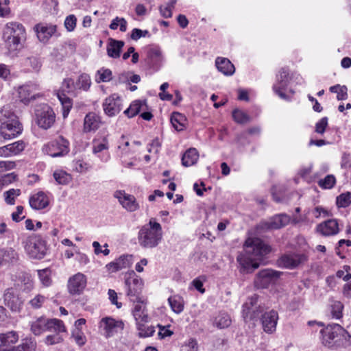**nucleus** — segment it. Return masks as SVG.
<instances>
[{
	"label": "nucleus",
	"mask_w": 351,
	"mask_h": 351,
	"mask_svg": "<svg viewBox=\"0 0 351 351\" xmlns=\"http://www.w3.org/2000/svg\"><path fill=\"white\" fill-rule=\"evenodd\" d=\"M52 330H53L56 333L53 335H47L44 339L45 343L48 346H52L62 343L64 340L62 333L66 332V330L65 331H58L56 329H52Z\"/></svg>",
	"instance_id": "40"
},
{
	"label": "nucleus",
	"mask_w": 351,
	"mask_h": 351,
	"mask_svg": "<svg viewBox=\"0 0 351 351\" xmlns=\"http://www.w3.org/2000/svg\"><path fill=\"white\" fill-rule=\"evenodd\" d=\"M3 301L5 305L12 312L19 313L23 308V301L17 293L16 288L10 287L5 290Z\"/></svg>",
	"instance_id": "12"
},
{
	"label": "nucleus",
	"mask_w": 351,
	"mask_h": 351,
	"mask_svg": "<svg viewBox=\"0 0 351 351\" xmlns=\"http://www.w3.org/2000/svg\"><path fill=\"white\" fill-rule=\"evenodd\" d=\"M198 158L197 150L195 148H190L184 154L182 158V163L185 167H189L196 163Z\"/></svg>",
	"instance_id": "37"
},
{
	"label": "nucleus",
	"mask_w": 351,
	"mask_h": 351,
	"mask_svg": "<svg viewBox=\"0 0 351 351\" xmlns=\"http://www.w3.org/2000/svg\"><path fill=\"white\" fill-rule=\"evenodd\" d=\"M150 34L148 30H142L138 28H134L131 32L130 37L134 40H138L142 37H149Z\"/></svg>",
	"instance_id": "62"
},
{
	"label": "nucleus",
	"mask_w": 351,
	"mask_h": 351,
	"mask_svg": "<svg viewBox=\"0 0 351 351\" xmlns=\"http://www.w3.org/2000/svg\"><path fill=\"white\" fill-rule=\"evenodd\" d=\"M25 145L23 141H18L13 143L0 147L1 157H11L18 155L25 149Z\"/></svg>",
	"instance_id": "27"
},
{
	"label": "nucleus",
	"mask_w": 351,
	"mask_h": 351,
	"mask_svg": "<svg viewBox=\"0 0 351 351\" xmlns=\"http://www.w3.org/2000/svg\"><path fill=\"white\" fill-rule=\"evenodd\" d=\"M53 176L55 180L59 184H67L71 179V176L62 170L55 171Z\"/></svg>",
	"instance_id": "47"
},
{
	"label": "nucleus",
	"mask_w": 351,
	"mask_h": 351,
	"mask_svg": "<svg viewBox=\"0 0 351 351\" xmlns=\"http://www.w3.org/2000/svg\"><path fill=\"white\" fill-rule=\"evenodd\" d=\"M86 283V276L84 274L78 272L69 278L68 291L72 295H80L85 289Z\"/></svg>",
	"instance_id": "16"
},
{
	"label": "nucleus",
	"mask_w": 351,
	"mask_h": 351,
	"mask_svg": "<svg viewBox=\"0 0 351 351\" xmlns=\"http://www.w3.org/2000/svg\"><path fill=\"white\" fill-rule=\"evenodd\" d=\"M35 115L37 125L44 130L50 128L56 120L53 109L47 104L38 106L35 111Z\"/></svg>",
	"instance_id": "10"
},
{
	"label": "nucleus",
	"mask_w": 351,
	"mask_h": 351,
	"mask_svg": "<svg viewBox=\"0 0 351 351\" xmlns=\"http://www.w3.org/2000/svg\"><path fill=\"white\" fill-rule=\"evenodd\" d=\"M141 145L140 141H134L132 145L130 144L128 141H124V136L121 137V141L119 142V145L118 146V150L119 152V156L120 157L128 156L129 154L132 153L136 152V147H138Z\"/></svg>",
	"instance_id": "31"
},
{
	"label": "nucleus",
	"mask_w": 351,
	"mask_h": 351,
	"mask_svg": "<svg viewBox=\"0 0 351 351\" xmlns=\"http://www.w3.org/2000/svg\"><path fill=\"white\" fill-rule=\"evenodd\" d=\"M147 108L145 101L135 100L131 103L130 106L124 111V114L129 118L134 117L141 111Z\"/></svg>",
	"instance_id": "34"
},
{
	"label": "nucleus",
	"mask_w": 351,
	"mask_h": 351,
	"mask_svg": "<svg viewBox=\"0 0 351 351\" xmlns=\"http://www.w3.org/2000/svg\"><path fill=\"white\" fill-rule=\"evenodd\" d=\"M119 26L121 32H125L127 30V21L124 18L117 16L112 21L110 28L114 30L117 29Z\"/></svg>",
	"instance_id": "53"
},
{
	"label": "nucleus",
	"mask_w": 351,
	"mask_h": 351,
	"mask_svg": "<svg viewBox=\"0 0 351 351\" xmlns=\"http://www.w3.org/2000/svg\"><path fill=\"white\" fill-rule=\"evenodd\" d=\"M25 253L33 259L43 258L47 251V243L41 236L33 234L27 237L23 242Z\"/></svg>",
	"instance_id": "5"
},
{
	"label": "nucleus",
	"mask_w": 351,
	"mask_h": 351,
	"mask_svg": "<svg viewBox=\"0 0 351 351\" xmlns=\"http://www.w3.org/2000/svg\"><path fill=\"white\" fill-rule=\"evenodd\" d=\"M215 64L218 71L225 75H232L235 71L234 65L228 58L219 57L215 60Z\"/></svg>",
	"instance_id": "33"
},
{
	"label": "nucleus",
	"mask_w": 351,
	"mask_h": 351,
	"mask_svg": "<svg viewBox=\"0 0 351 351\" xmlns=\"http://www.w3.org/2000/svg\"><path fill=\"white\" fill-rule=\"evenodd\" d=\"M136 327L138 331V335L140 337L145 338L151 337L155 332L154 327L147 326L146 323H140Z\"/></svg>",
	"instance_id": "44"
},
{
	"label": "nucleus",
	"mask_w": 351,
	"mask_h": 351,
	"mask_svg": "<svg viewBox=\"0 0 351 351\" xmlns=\"http://www.w3.org/2000/svg\"><path fill=\"white\" fill-rule=\"evenodd\" d=\"M171 123L177 131H182L185 128L186 119L181 113L173 112L171 116Z\"/></svg>",
	"instance_id": "38"
},
{
	"label": "nucleus",
	"mask_w": 351,
	"mask_h": 351,
	"mask_svg": "<svg viewBox=\"0 0 351 351\" xmlns=\"http://www.w3.org/2000/svg\"><path fill=\"white\" fill-rule=\"evenodd\" d=\"M37 272L40 282L43 287H47L52 284L51 271L50 269H39Z\"/></svg>",
	"instance_id": "41"
},
{
	"label": "nucleus",
	"mask_w": 351,
	"mask_h": 351,
	"mask_svg": "<svg viewBox=\"0 0 351 351\" xmlns=\"http://www.w3.org/2000/svg\"><path fill=\"white\" fill-rule=\"evenodd\" d=\"M104 111L108 117H114L123 108L122 99L117 94H112L106 97L103 102Z\"/></svg>",
	"instance_id": "13"
},
{
	"label": "nucleus",
	"mask_w": 351,
	"mask_h": 351,
	"mask_svg": "<svg viewBox=\"0 0 351 351\" xmlns=\"http://www.w3.org/2000/svg\"><path fill=\"white\" fill-rule=\"evenodd\" d=\"M328 118L323 117L320 120H319L315 124V131L316 133L319 134H323L326 131V128H327L328 123Z\"/></svg>",
	"instance_id": "61"
},
{
	"label": "nucleus",
	"mask_w": 351,
	"mask_h": 351,
	"mask_svg": "<svg viewBox=\"0 0 351 351\" xmlns=\"http://www.w3.org/2000/svg\"><path fill=\"white\" fill-rule=\"evenodd\" d=\"M119 80L121 82H126L130 81L133 83H138L141 80V77L138 75L132 74L130 73H124L119 75Z\"/></svg>",
	"instance_id": "59"
},
{
	"label": "nucleus",
	"mask_w": 351,
	"mask_h": 351,
	"mask_svg": "<svg viewBox=\"0 0 351 351\" xmlns=\"http://www.w3.org/2000/svg\"><path fill=\"white\" fill-rule=\"evenodd\" d=\"M23 131V125L18 117L8 108L0 110V135L5 140L18 136Z\"/></svg>",
	"instance_id": "3"
},
{
	"label": "nucleus",
	"mask_w": 351,
	"mask_h": 351,
	"mask_svg": "<svg viewBox=\"0 0 351 351\" xmlns=\"http://www.w3.org/2000/svg\"><path fill=\"white\" fill-rule=\"evenodd\" d=\"M131 256L128 255H121L113 261L108 263L105 268L108 273L112 274L119 271L123 269L130 267L131 264Z\"/></svg>",
	"instance_id": "26"
},
{
	"label": "nucleus",
	"mask_w": 351,
	"mask_h": 351,
	"mask_svg": "<svg viewBox=\"0 0 351 351\" xmlns=\"http://www.w3.org/2000/svg\"><path fill=\"white\" fill-rule=\"evenodd\" d=\"M278 319V313L274 310L265 313L262 316V325L264 331L272 333L276 330Z\"/></svg>",
	"instance_id": "25"
},
{
	"label": "nucleus",
	"mask_w": 351,
	"mask_h": 351,
	"mask_svg": "<svg viewBox=\"0 0 351 351\" xmlns=\"http://www.w3.org/2000/svg\"><path fill=\"white\" fill-rule=\"evenodd\" d=\"M101 124L99 115L95 112H90L86 114L84 119L83 132L84 133L95 132Z\"/></svg>",
	"instance_id": "22"
},
{
	"label": "nucleus",
	"mask_w": 351,
	"mask_h": 351,
	"mask_svg": "<svg viewBox=\"0 0 351 351\" xmlns=\"http://www.w3.org/2000/svg\"><path fill=\"white\" fill-rule=\"evenodd\" d=\"M258 296L257 295H254L249 298L247 301L243 304V313L245 317H248L251 312L254 311L258 302Z\"/></svg>",
	"instance_id": "43"
},
{
	"label": "nucleus",
	"mask_w": 351,
	"mask_h": 351,
	"mask_svg": "<svg viewBox=\"0 0 351 351\" xmlns=\"http://www.w3.org/2000/svg\"><path fill=\"white\" fill-rule=\"evenodd\" d=\"M90 79L88 75L82 74L79 76L77 82H76L77 88L88 90L90 86Z\"/></svg>",
	"instance_id": "55"
},
{
	"label": "nucleus",
	"mask_w": 351,
	"mask_h": 351,
	"mask_svg": "<svg viewBox=\"0 0 351 351\" xmlns=\"http://www.w3.org/2000/svg\"><path fill=\"white\" fill-rule=\"evenodd\" d=\"M291 221V217L286 214H279L270 218L268 221L263 223V226L267 229H279Z\"/></svg>",
	"instance_id": "28"
},
{
	"label": "nucleus",
	"mask_w": 351,
	"mask_h": 351,
	"mask_svg": "<svg viewBox=\"0 0 351 351\" xmlns=\"http://www.w3.org/2000/svg\"><path fill=\"white\" fill-rule=\"evenodd\" d=\"M113 196L118 199L123 208L129 212H134L139 208V204L134 196L126 193L125 191H116Z\"/></svg>",
	"instance_id": "17"
},
{
	"label": "nucleus",
	"mask_w": 351,
	"mask_h": 351,
	"mask_svg": "<svg viewBox=\"0 0 351 351\" xmlns=\"http://www.w3.org/2000/svg\"><path fill=\"white\" fill-rule=\"evenodd\" d=\"M58 97L62 103L63 107V117L65 118L72 107L71 101L69 97H65L64 95L58 94Z\"/></svg>",
	"instance_id": "56"
},
{
	"label": "nucleus",
	"mask_w": 351,
	"mask_h": 351,
	"mask_svg": "<svg viewBox=\"0 0 351 351\" xmlns=\"http://www.w3.org/2000/svg\"><path fill=\"white\" fill-rule=\"evenodd\" d=\"M30 330L36 336H39L46 331L56 329L58 331H65L66 327L63 322L58 319H48L41 316L34 319L29 322Z\"/></svg>",
	"instance_id": "6"
},
{
	"label": "nucleus",
	"mask_w": 351,
	"mask_h": 351,
	"mask_svg": "<svg viewBox=\"0 0 351 351\" xmlns=\"http://www.w3.org/2000/svg\"><path fill=\"white\" fill-rule=\"evenodd\" d=\"M19 260V255L15 249L11 247L0 248V267L15 265Z\"/></svg>",
	"instance_id": "20"
},
{
	"label": "nucleus",
	"mask_w": 351,
	"mask_h": 351,
	"mask_svg": "<svg viewBox=\"0 0 351 351\" xmlns=\"http://www.w3.org/2000/svg\"><path fill=\"white\" fill-rule=\"evenodd\" d=\"M56 29V25L45 23H39L34 27L38 40L44 43H47L49 38L55 34Z\"/></svg>",
	"instance_id": "23"
},
{
	"label": "nucleus",
	"mask_w": 351,
	"mask_h": 351,
	"mask_svg": "<svg viewBox=\"0 0 351 351\" xmlns=\"http://www.w3.org/2000/svg\"><path fill=\"white\" fill-rule=\"evenodd\" d=\"M127 295L133 302L141 300L140 294L141 293L143 282L134 271H131L126 274L125 280Z\"/></svg>",
	"instance_id": "9"
},
{
	"label": "nucleus",
	"mask_w": 351,
	"mask_h": 351,
	"mask_svg": "<svg viewBox=\"0 0 351 351\" xmlns=\"http://www.w3.org/2000/svg\"><path fill=\"white\" fill-rule=\"evenodd\" d=\"M168 303L171 310L176 314H180L184 308V300L179 295H173L168 298Z\"/></svg>",
	"instance_id": "35"
},
{
	"label": "nucleus",
	"mask_w": 351,
	"mask_h": 351,
	"mask_svg": "<svg viewBox=\"0 0 351 351\" xmlns=\"http://www.w3.org/2000/svg\"><path fill=\"white\" fill-rule=\"evenodd\" d=\"M232 320L230 315L226 313H219L215 318V325L219 328L228 327L231 324Z\"/></svg>",
	"instance_id": "42"
},
{
	"label": "nucleus",
	"mask_w": 351,
	"mask_h": 351,
	"mask_svg": "<svg viewBox=\"0 0 351 351\" xmlns=\"http://www.w3.org/2000/svg\"><path fill=\"white\" fill-rule=\"evenodd\" d=\"M112 79V71L108 69L102 68L97 71L95 76V81L97 83L107 82Z\"/></svg>",
	"instance_id": "46"
},
{
	"label": "nucleus",
	"mask_w": 351,
	"mask_h": 351,
	"mask_svg": "<svg viewBox=\"0 0 351 351\" xmlns=\"http://www.w3.org/2000/svg\"><path fill=\"white\" fill-rule=\"evenodd\" d=\"M135 302L136 304L133 308L132 315L135 319L136 326L140 323H147L149 322V316L143 301L140 300Z\"/></svg>",
	"instance_id": "29"
},
{
	"label": "nucleus",
	"mask_w": 351,
	"mask_h": 351,
	"mask_svg": "<svg viewBox=\"0 0 351 351\" xmlns=\"http://www.w3.org/2000/svg\"><path fill=\"white\" fill-rule=\"evenodd\" d=\"M123 326L121 321H117L111 317H104L99 323V328L106 337L112 336L119 330H122Z\"/></svg>",
	"instance_id": "18"
},
{
	"label": "nucleus",
	"mask_w": 351,
	"mask_h": 351,
	"mask_svg": "<svg viewBox=\"0 0 351 351\" xmlns=\"http://www.w3.org/2000/svg\"><path fill=\"white\" fill-rule=\"evenodd\" d=\"M36 348V342L32 339H25L20 345L13 346L8 351H34Z\"/></svg>",
	"instance_id": "39"
},
{
	"label": "nucleus",
	"mask_w": 351,
	"mask_h": 351,
	"mask_svg": "<svg viewBox=\"0 0 351 351\" xmlns=\"http://www.w3.org/2000/svg\"><path fill=\"white\" fill-rule=\"evenodd\" d=\"M69 150V142L62 136L45 144L42 148L44 154L53 158L64 156Z\"/></svg>",
	"instance_id": "8"
},
{
	"label": "nucleus",
	"mask_w": 351,
	"mask_h": 351,
	"mask_svg": "<svg viewBox=\"0 0 351 351\" xmlns=\"http://www.w3.org/2000/svg\"><path fill=\"white\" fill-rule=\"evenodd\" d=\"M270 252V247L260 239L249 238L245 243V250L237 256V261L243 271L252 272L260 265L265 255Z\"/></svg>",
	"instance_id": "1"
},
{
	"label": "nucleus",
	"mask_w": 351,
	"mask_h": 351,
	"mask_svg": "<svg viewBox=\"0 0 351 351\" xmlns=\"http://www.w3.org/2000/svg\"><path fill=\"white\" fill-rule=\"evenodd\" d=\"M161 225L151 218L148 223L143 226L138 232V241L141 247L152 249L157 247L162 239Z\"/></svg>",
	"instance_id": "2"
},
{
	"label": "nucleus",
	"mask_w": 351,
	"mask_h": 351,
	"mask_svg": "<svg viewBox=\"0 0 351 351\" xmlns=\"http://www.w3.org/2000/svg\"><path fill=\"white\" fill-rule=\"evenodd\" d=\"M21 194L20 189H12L3 193L4 199L8 204L13 205L15 203V198Z\"/></svg>",
	"instance_id": "51"
},
{
	"label": "nucleus",
	"mask_w": 351,
	"mask_h": 351,
	"mask_svg": "<svg viewBox=\"0 0 351 351\" xmlns=\"http://www.w3.org/2000/svg\"><path fill=\"white\" fill-rule=\"evenodd\" d=\"M38 86L36 84H28L19 87L17 90L18 97L22 103L28 104L32 100L36 99L38 90Z\"/></svg>",
	"instance_id": "21"
},
{
	"label": "nucleus",
	"mask_w": 351,
	"mask_h": 351,
	"mask_svg": "<svg viewBox=\"0 0 351 351\" xmlns=\"http://www.w3.org/2000/svg\"><path fill=\"white\" fill-rule=\"evenodd\" d=\"M12 280L16 288L23 291L29 292L34 287V282L32 275L26 271H20L12 276Z\"/></svg>",
	"instance_id": "14"
},
{
	"label": "nucleus",
	"mask_w": 351,
	"mask_h": 351,
	"mask_svg": "<svg viewBox=\"0 0 351 351\" xmlns=\"http://www.w3.org/2000/svg\"><path fill=\"white\" fill-rule=\"evenodd\" d=\"M123 45L124 43L123 41L110 39L107 46L108 55L113 58H119Z\"/></svg>",
	"instance_id": "36"
},
{
	"label": "nucleus",
	"mask_w": 351,
	"mask_h": 351,
	"mask_svg": "<svg viewBox=\"0 0 351 351\" xmlns=\"http://www.w3.org/2000/svg\"><path fill=\"white\" fill-rule=\"evenodd\" d=\"M72 338L79 346H83L86 343V337L80 328H75L72 331Z\"/></svg>",
	"instance_id": "52"
},
{
	"label": "nucleus",
	"mask_w": 351,
	"mask_h": 351,
	"mask_svg": "<svg viewBox=\"0 0 351 351\" xmlns=\"http://www.w3.org/2000/svg\"><path fill=\"white\" fill-rule=\"evenodd\" d=\"M147 56L153 62H158L162 59V53L159 49L152 48L149 50Z\"/></svg>",
	"instance_id": "63"
},
{
	"label": "nucleus",
	"mask_w": 351,
	"mask_h": 351,
	"mask_svg": "<svg viewBox=\"0 0 351 351\" xmlns=\"http://www.w3.org/2000/svg\"><path fill=\"white\" fill-rule=\"evenodd\" d=\"M3 38L10 53H16L23 47L26 38L24 26L16 21L7 23L3 29Z\"/></svg>",
	"instance_id": "4"
},
{
	"label": "nucleus",
	"mask_w": 351,
	"mask_h": 351,
	"mask_svg": "<svg viewBox=\"0 0 351 351\" xmlns=\"http://www.w3.org/2000/svg\"><path fill=\"white\" fill-rule=\"evenodd\" d=\"M19 340V335L15 331L0 334V350L10 349Z\"/></svg>",
	"instance_id": "30"
},
{
	"label": "nucleus",
	"mask_w": 351,
	"mask_h": 351,
	"mask_svg": "<svg viewBox=\"0 0 351 351\" xmlns=\"http://www.w3.org/2000/svg\"><path fill=\"white\" fill-rule=\"evenodd\" d=\"M29 204L32 208L40 210L48 206L49 199L43 192H38L30 197Z\"/></svg>",
	"instance_id": "32"
},
{
	"label": "nucleus",
	"mask_w": 351,
	"mask_h": 351,
	"mask_svg": "<svg viewBox=\"0 0 351 351\" xmlns=\"http://www.w3.org/2000/svg\"><path fill=\"white\" fill-rule=\"evenodd\" d=\"M3 186L5 187L14 181H16L17 176L14 173H10L3 176H0Z\"/></svg>",
	"instance_id": "64"
},
{
	"label": "nucleus",
	"mask_w": 351,
	"mask_h": 351,
	"mask_svg": "<svg viewBox=\"0 0 351 351\" xmlns=\"http://www.w3.org/2000/svg\"><path fill=\"white\" fill-rule=\"evenodd\" d=\"M46 301L47 297L42 294L38 293L28 301L27 304L29 305L30 307L33 309H38L43 306Z\"/></svg>",
	"instance_id": "45"
},
{
	"label": "nucleus",
	"mask_w": 351,
	"mask_h": 351,
	"mask_svg": "<svg viewBox=\"0 0 351 351\" xmlns=\"http://www.w3.org/2000/svg\"><path fill=\"white\" fill-rule=\"evenodd\" d=\"M343 305L339 301H334L330 305V313L332 318L340 319L343 315Z\"/></svg>",
	"instance_id": "49"
},
{
	"label": "nucleus",
	"mask_w": 351,
	"mask_h": 351,
	"mask_svg": "<svg viewBox=\"0 0 351 351\" xmlns=\"http://www.w3.org/2000/svg\"><path fill=\"white\" fill-rule=\"evenodd\" d=\"M77 18L74 14L67 16L64 20V27L68 32H73L75 29Z\"/></svg>",
	"instance_id": "60"
},
{
	"label": "nucleus",
	"mask_w": 351,
	"mask_h": 351,
	"mask_svg": "<svg viewBox=\"0 0 351 351\" xmlns=\"http://www.w3.org/2000/svg\"><path fill=\"white\" fill-rule=\"evenodd\" d=\"M351 204V193H343L337 197V204L339 207H347Z\"/></svg>",
	"instance_id": "58"
},
{
	"label": "nucleus",
	"mask_w": 351,
	"mask_h": 351,
	"mask_svg": "<svg viewBox=\"0 0 351 351\" xmlns=\"http://www.w3.org/2000/svg\"><path fill=\"white\" fill-rule=\"evenodd\" d=\"M108 142L106 138H104L101 141H95L93 142V152L95 154L108 152Z\"/></svg>",
	"instance_id": "50"
},
{
	"label": "nucleus",
	"mask_w": 351,
	"mask_h": 351,
	"mask_svg": "<svg viewBox=\"0 0 351 351\" xmlns=\"http://www.w3.org/2000/svg\"><path fill=\"white\" fill-rule=\"evenodd\" d=\"M232 118L238 123L245 124L250 121V117L243 111L235 109L232 112Z\"/></svg>",
	"instance_id": "48"
},
{
	"label": "nucleus",
	"mask_w": 351,
	"mask_h": 351,
	"mask_svg": "<svg viewBox=\"0 0 351 351\" xmlns=\"http://www.w3.org/2000/svg\"><path fill=\"white\" fill-rule=\"evenodd\" d=\"M77 88L76 83L71 78L65 79L62 84V90L64 93H73Z\"/></svg>",
	"instance_id": "57"
},
{
	"label": "nucleus",
	"mask_w": 351,
	"mask_h": 351,
	"mask_svg": "<svg viewBox=\"0 0 351 351\" xmlns=\"http://www.w3.org/2000/svg\"><path fill=\"white\" fill-rule=\"evenodd\" d=\"M336 182V179L332 175H328L324 179L319 180L318 184L325 189H332Z\"/></svg>",
	"instance_id": "54"
},
{
	"label": "nucleus",
	"mask_w": 351,
	"mask_h": 351,
	"mask_svg": "<svg viewBox=\"0 0 351 351\" xmlns=\"http://www.w3.org/2000/svg\"><path fill=\"white\" fill-rule=\"evenodd\" d=\"M346 331L339 324H329L319 330V339L322 344L326 347L335 346Z\"/></svg>",
	"instance_id": "7"
},
{
	"label": "nucleus",
	"mask_w": 351,
	"mask_h": 351,
	"mask_svg": "<svg viewBox=\"0 0 351 351\" xmlns=\"http://www.w3.org/2000/svg\"><path fill=\"white\" fill-rule=\"evenodd\" d=\"M317 232L322 235L328 237L337 234L339 230V225L336 219H328L317 226Z\"/></svg>",
	"instance_id": "24"
},
{
	"label": "nucleus",
	"mask_w": 351,
	"mask_h": 351,
	"mask_svg": "<svg viewBox=\"0 0 351 351\" xmlns=\"http://www.w3.org/2000/svg\"><path fill=\"white\" fill-rule=\"evenodd\" d=\"M280 272L267 269L258 272L255 280V286L258 288H267L279 278Z\"/></svg>",
	"instance_id": "15"
},
{
	"label": "nucleus",
	"mask_w": 351,
	"mask_h": 351,
	"mask_svg": "<svg viewBox=\"0 0 351 351\" xmlns=\"http://www.w3.org/2000/svg\"><path fill=\"white\" fill-rule=\"evenodd\" d=\"M289 71L285 69H281L276 75V82L273 85V90L282 99L289 101L290 97L285 93L289 82Z\"/></svg>",
	"instance_id": "11"
},
{
	"label": "nucleus",
	"mask_w": 351,
	"mask_h": 351,
	"mask_svg": "<svg viewBox=\"0 0 351 351\" xmlns=\"http://www.w3.org/2000/svg\"><path fill=\"white\" fill-rule=\"evenodd\" d=\"M306 256L303 254L289 253L280 258V265L288 269H293L306 262Z\"/></svg>",
	"instance_id": "19"
}]
</instances>
